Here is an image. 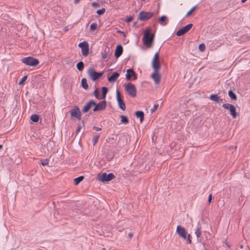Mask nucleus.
<instances>
[{
	"label": "nucleus",
	"instance_id": "f257e3e1",
	"mask_svg": "<svg viewBox=\"0 0 250 250\" xmlns=\"http://www.w3.org/2000/svg\"><path fill=\"white\" fill-rule=\"evenodd\" d=\"M154 37L155 34H151V29L149 28H147L144 32L142 39L144 44L148 48L151 47L153 45Z\"/></svg>",
	"mask_w": 250,
	"mask_h": 250
},
{
	"label": "nucleus",
	"instance_id": "f03ea898",
	"mask_svg": "<svg viewBox=\"0 0 250 250\" xmlns=\"http://www.w3.org/2000/svg\"><path fill=\"white\" fill-rule=\"evenodd\" d=\"M176 232L180 237H182L184 240L186 241L187 244H190L191 243L190 235L188 234V235L187 236V232L184 227L180 226H178L176 228Z\"/></svg>",
	"mask_w": 250,
	"mask_h": 250
},
{
	"label": "nucleus",
	"instance_id": "7ed1b4c3",
	"mask_svg": "<svg viewBox=\"0 0 250 250\" xmlns=\"http://www.w3.org/2000/svg\"><path fill=\"white\" fill-rule=\"evenodd\" d=\"M21 62L27 65L35 66L39 64V61L32 57H28L21 59Z\"/></svg>",
	"mask_w": 250,
	"mask_h": 250
},
{
	"label": "nucleus",
	"instance_id": "20e7f679",
	"mask_svg": "<svg viewBox=\"0 0 250 250\" xmlns=\"http://www.w3.org/2000/svg\"><path fill=\"white\" fill-rule=\"evenodd\" d=\"M125 90L127 93L132 97H135L136 96V89L134 84L129 83L125 84Z\"/></svg>",
	"mask_w": 250,
	"mask_h": 250
},
{
	"label": "nucleus",
	"instance_id": "39448f33",
	"mask_svg": "<svg viewBox=\"0 0 250 250\" xmlns=\"http://www.w3.org/2000/svg\"><path fill=\"white\" fill-rule=\"evenodd\" d=\"M87 74L93 81H95L102 76L104 72H96L93 68L90 67L88 69Z\"/></svg>",
	"mask_w": 250,
	"mask_h": 250
},
{
	"label": "nucleus",
	"instance_id": "423d86ee",
	"mask_svg": "<svg viewBox=\"0 0 250 250\" xmlns=\"http://www.w3.org/2000/svg\"><path fill=\"white\" fill-rule=\"evenodd\" d=\"M152 67L154 70H156V71H159L161 65L158 52H156L154 54L152 61Z\"/></svg>",
	"mask_w": 250,
	"mask_h": 250
},
{
	"label": "nucleus",
	"instance_id": "0eeeda50",
	"mask_svg": "<svg viewBox=\"0 0 250 250\" xmlns=\"http://www.w3.org/2000/svg\"><path fill=\"white\" fill-rule=\"evenodd\" d=\"M153 15L152 12H146L141 11L138 15V20L140 21H146L150 19Z\"/></svg>",
	"mask_w": 250,
	"mask_h": 250
},
{
	"label": "nucleus",
	"instance_id": "6e6552de",
	"mask_svg": "<svg viewBox=\"0 0 250 250\" xmlns=\"http://www.w3.org/2000/svg\"><path fill=\"white\" fill-rule=\"evenodd\" d=\"M98 177L99 180L103 182L110 181L115 177L114 175L112 173L107 174L106 173H103L101 174H99Z\"/></svg>",
	"mask_w": 250,
	"mask_h": 250
},
{
	"label": "nucleus",
	"instance_id": "1a4fd4ad",
	"mask_svg": "<svg viewBox=\"0 0 250 250\" xmlns=\"http://www.w3.org/2000/svg\"><path fill=\"white\" fill-rule=\"evenodd\" d=\"M78 46L82 49V54L84 56L86 57L89 53V45L87 42L83 41L79 43Z\"/></svg>",
	"mask_w": 250,
	"mask_h": 250
},
{
	"label": "nucleus",
	"instance_id": "9d476101",
	"mask_svg": "<svg viewBox=\"0 0 250 250\" xmlns=\"http://www.w3.org/2000/svg\"><path fill=\"white\" fill-rule=\"evenodd\" d=\"M222 107L225 109H228L230 111V114L233 117V118H235L237 116V113L236 111V108L233 104H224L222 105Z\"/></svg>",
	"mask_w": 250,
	"mask_h": 250
},
{
	"label": "nucleus",
	"instance_id": "9b49d317",
	"mask_svg": "<svg viewBox=\"0 0 250 250\" xmlns=\"http://www.w3.org/2000/svg\"><path fill=\"white\" fill-rule=\"evenodd\" d=\"M70 113L71 117H75L79 120L81 119L82 113L78 106H75L70 111Z\"/></svg>",
	"mask_w": 250,
	"mask_h": 250
},
{
	"label": "nucleus",
	"instance_id": "f8f14e48",
	"mask_svg": "<svg viewBox=\"0 0 250 250\" xmlns=\"http://www.w3.org/2000/svg\"><path fill=\"white\" fill-rule=\"evenodd\" d=\"M193 26L192 23H189L178 30L176 33L177 36H181L187 33Z\"/></svg>",
	"mask_w": 250,
	"mask_h": 250
},
{
	"label": "nucleus",
	"instance_id": "ddd939ff",
	"mask_svg": "<svg viewBox=\"0 0 250 250\" xmlns=\"http://www.w3.org/2000/svg\"><path fill=\"white\" fill-rule=\"evenodd\" d=\"M95 107L93 109L94 112H97L99 111L104 110L105 109L106 106V102L105 101H102L98 104L95 102Z\"/></svg>",
	"mask_w": 250,
	"mask_h": 250
},
{
	"label": "nucleus",
	"instance_id": "4468645a",
	"mask_svg": "<svg viewBox=\"0 0 250 250\" xmlns=\"http://www.w3.org/2000/svg\"><path fill=\"white\" fill-rule=\"evenodd\" d=\"M125 76L126 79L128 81L130 80L132 78L133 80H135L137 79V75L134 70L131 68L127 69Z\"/></svg>",
	"mask_w": 250,
	"mask_h": 250
},
{
	"label": "nucleus",
	"instance_id": "2eb2a0df",
	"mask_svg": "<svg viewBox=\"0 0 250 250\" xmlns=\"http://www.w3.org/2000/svg\"><path fill=\"white\" fill-rule=\"evenodd\" d=\"M95 104V101L91 100L83 107L82 110L83 113H86L90 109L91 107Z\"/></svg>",
	"mask_w": 250,
	"mask_h": 250
},
{
	"label": "nucleus",
	"instance_id": "dca6fc26",
	"mask_svg": "<svg viewBox=\"0 0 250 250\" xmlns=\"http://www.w3.org/2000/svg\"><path fill=\"white\" fill-rule=\"evenodd\" d=\"M154 71V73L151 74V77L154 81L155 83L158 84L160 83L161 80V76L159 73V71H156V70Z\"/></svg>",
	"mask_w": 250,
	"mask_h": 250
},
{
	"label": "nucleus",
	"instance_id": "f3484780",
	"mask_svg": "<svg viewBox=\"0 0 250 250\" xmlns=\"http://www.w3.org/2000/svg\"><path fill=\"white\" fill-rule=\"evenodd\" d=\"M123 52V46L121 44L117 45L115 51V56L118 58L121 56Z\"/></svg>",
	"mask_w": 250,
	"mask_h": 250
},
{
	"label": "nucleus",
	"instance_id": "a211bd4d",
	"mask_svg": "<svg viewBox=\"0 0 250 250\" xmlns=\"http://www.w3.org/2000/svg\"><path fill=\"white\" fill-rule=\"evenodd\" d=\"M119 76V73L117 72L113 73V74L108 78V80L109 82L112 83L116 81Z\"/></svg>",
	"mask_w": 250,
	"mask_h": 250
},
{
	"label": "nucleus",
	"instance_id": "6ab92c4d",
	"mask_svg": "<svg viewBox=\"0 0 250 250\" xmlns=\"http://www.w3.org/2000/svg\"><path fill=\"white\" fill-rule=\"evenodd\" d=\"M159 23L162 25H166L167 24L168 21L166 16H161L158 20Z\"/></svg>",
	"mask_w": 250,
	"mask_h": 250
},
{
	"label": "nucleus",
	"instance_id": "aec40b11",
	"mask_svg": "<svg viewBox=\"0 0 250 250\" xmlns=\"http://www.w3.org/2000/svg\"><path fill=\"white\" fill-rule=\"evenodd\" d=\"M135 115L137 118L140 119V122L142 123L144 119V113L142 111H136Z\"/></svg>",
	"mask_w": 250,
	"mask_h": 250
},
{
	"label": "nucleus",
	"instance_id": "412c9836",
	"mask_svg": "<svg viewBox=\"0 0 250 250\" xmlns=\"http://www.w3.org/2000/svg\"><path fill=\"white\" fill-rule=\"evenodd\" d=\"M111 55V53L109 51V49H108V52H106V50H104V52H102V58L103 59H108L110 58Z\"/></svg>",
	"mask_w": 250,
	"mask_h": 250
},
{
	"label": "nucleus",
	"instance_id": "4be33fe9",
	"mask_svg": "<svg viewBox=\"0 0 250 250\" xmlns=\"http://www.w3.org/2000/svg\"><path fill=\"white\" fill-rule=\"evenodd\" d=\"M108 89L106 87H102V96L100 97L101 100L104 99L106 97V95L108 92Z\"/></svg>",
	"mask_w": 250,
	"mask_h": 250
},
{
	"label": "nucleus",
	"instance_id": "5701e85b",
	"mask_svg": "<svg viewBox=\"0 0 250 250\" xmlns=\"http://www.w3.org/2000/svg\"><path fill=\"white\" fill-rule=\"evenodd\" d=\"M81 85L82 87H83L84 89L87 90L88 88V84L87 83V80L86 78H83L81 82Z\"/></svg>",
	"mask_w": 250,
	"mask_h": 250
},
{
	"label": "nucleus",
	"instance_id": "b1692460",
	"mask_svg": "<svg viewBox=\"0 0 250 250\" xmlns=\"http://www.w3.org/2000/svg\"><path fill=\"white\" fill-rule=\"evenodd\" d=\"M84 63L81 61L77 63L76 67L79 71H82L84 68Z\"/></svg>",
	"mask_w": 250,
	"mask_h": 250
},
{
	"label": "nucleus",
	"instance_id": "393cba45",
	"mask_svg": "<svg viewBox=\"0 0 250 250\" xmlns=\"http://www.w3.org/2000/svg\"><path fill=\"white\" fill-rule=\"evenodd\" d=\"M120 117L121 119V123L122 124H127L128 123L129 120L127 117L123 115H121Z\"/></svg>",
	"mask_w": 250,
	"mask_h": 250
},
{
	"label": "nucleus",
	"instance_id": "a878e982",
	"mask_svg": "<svg viewBox=\"0 0 250 250\" xmlns=\"http://www.w3.org/2000/svg\"><path fill=\"white\" fill-rule=\"evenodd\" d=\"M84 179V177L83 176H79L76 178H75L74 180V183L75 185H78L81 181H82Z\"/></svg>",
	"mask_w": 250,
	"mask_h": 250
},
{
	"label": "nucleus",
	"instance_id": "bb28decb",
	"mask_svg": "<svg viewBox=\"0 0 250 250\" xmlns=\"http://www.w3.org/2000/svg\"><path fill=\"white\" fill-rule=\"evenodd\" d=\"M40 116L38 114H33L31 116L30 119L31 120L35 123L38 122L39 120Z\"/></svg>",
	"mask_w": 250,
	"mask_h": 250
},
{
	"label": "nucleus",
	"instance_id": "cd10ccee",
	"mask_svg": "<svg viewBox=\"0 0 250 250\" xmlns=\"http://www.w3.org/2000/svg\"><path fill=\"white\" fill-rule=\"evenodd\" d=\"M228 94L231 100L235 101L237 100V96L236 94L231 90H230L229 91Z\"/></svg>",
	"mask_w": 250,
	"mask_h": 250
},
{
	"label": "nucleus",
	"instance_id": "c85d7f7f",
	"mask_svg": "<svg viewBox=\"0 0 250 250\" xmlns=\"http://www.w3.org/2000/svg\"><path fill=\"white\" fill-rule=\"evenodd\" d=\"M201 227L200 225H198L196 230H195V233L198 238H199L201 235Z\"/></svg>",
	"mask_w": 250,
	"mask_h": 250
},
{
	"label": "nucleus",
	"instance_id": "c756f323",
	"mask_svg": "<svg viewBox=\"0 0 250 250\" xmlns=\"http://www.w3.org/2000/svg\"><path fill=\"white\" fill-rule=\"evenodd\" d=\"M118 104L120 108H121L123 110H125L126 106L125 104L123 101V100L118 102Z\"/></svg>",
	"mask_w": 250,
	"mask_h": 250
},
{
	"label": "nucleus",
	"instance_id": "7c9ffc66",
	"mask_svg": "<svg viewBox=\"0 0 250 250\" xmlns=\"http://www.w3.org/2000/svg\"><path fill=\"white\" fill-rule=\"evenodd\" d=\"M219 96H218L217 94H211L209 98L210 100L217 102L219 100Z\"/></svg>",
	"mask_w": 250,
	"mask_h": 250
},
{
	"label": "nucleus",
	"instance_id": "2f4dec72",
	"mask_svg": "<svg viewBox=\"0 0 250 250\" xmlns=\"http://www.w3.org/2000/svg\"><path fill=\"white\" fill-rule=\"evenodd\" d=\"M99 137H100L99 134H97L93 137V138L92 139V143H93V146H95L96 144V143L98 142Z\"/></svg>",
	"mask_w": 250,
	"mask_h": 250
},
{
	"label": "nucleus",
	"instance_id": "473e14b6",
	"mask_svg": "<svg viewBox=\"0 0 250 250\" xmlns=\"http://www.w3.org/2000/svg\"><path fill=\"white\" fill-rule=\"evenodd\" d=\"M116 98L117 102L123 100L122 95L119 90H117L116 91Z\"/></svg>",
	"mask_w": 250,
	"mask_h": 250
},
{
	"label": "nucleus",
	"instance_id": "72a5a7b5",
	"mask_svg": "<svg viewBox=\"0 0 250 250\" xmlns=\"http://www.w3.org/2000/svg\"><path fill=\"white\" fill-rule=\"evenodd\" d=\"M97 27V24L96 22L92 23L90 26V30L91 31H94L96 29Z\"/></svg>",
	"mask_w": 250,
	"mask_h": 250
},
{
	"label": "nucleus",
	"instance_id": "f704fd0d",
	"mask_svg": "<svg viewBox=\"0 0 250 250\" xmlns=\"http://www.w3.org/2000/svg\"><path fill=\"white\" fill-rule=\"evenodd\" d=\"M94 95L97 99L101 100L100 99L101 96H100L99 94V91L98 88H96L94 91Z\"/></svg>",
	"mask_w": 250,
	"mask_h": 250
},
{
	"label": "nucleus",
	"instance_id": "c9c22d12",
	"mask_svg": "<svg viewBox=\"0 0 250 250\" xmlns=\"http://www.w3.org/2000/svg\"><path fill=\"white\" fill-rule=\"evenodd\" d=\"M105 8H102L99 9L97 11L96 13L99 15H102L104 14V13L105 12Z\"/></svg>",
	"mask_w": 250,
	"mask_h": 250
},
{
	"label": "nucleus",
	"instance_id": "e433bc0d",
	"mask_svg": "<svg viewBox=\"0 0 250 250\" xmlns=\"http://www.w3.org/2000/svg\"><path fill=\"white\" fill-rule=\"evenodd\" d=\"M197 6H195L194 7H193L187 13V15H186V16L187 17H188L189 16H190L191 13L195 10V9L196 8Z\"/></svg>",
	"mask_w": 250,
	"mask_h": 250
},
{
	"label": "nucleus",
	"instance_id": "4c0bfd02",
	"mask_svg": "<svg viewBox=\"0 0 250 250\" xmlns=\"http://www.w3.org/2000/svg\"><path fill=\"white\" fill-rule=\"evenodd\" d=\"M206 49V46L204 43H201L199 45V49L201 51H205Z\"/></svg>",
	"mask_w": 250,
	"mask_h": 250
},
{
	"label": "nucleus",
	"instance_id": "58836bf2",
	"mask_svg": "<svg viewBox=\"0 0 250 250\" xmlns=\"http://www.w3.org/2000/svg\"><path fill=\"white\" fill-rule=\"evenodd\" d=\"M27 78V75H25V76H23L22 78V79L20 81V82L19 83V84H21L23 83L26 81Z\"/></svg>",
	"mask_w": 250,
	"mask_h": 250
},
{
	"label": "nucleus",
	"instance_id": "ea45409f",
	"mask_svg": "<svg viewBox=\"0 0 250 250\" xmlns=\"http://www.w3.org/2000/svg\"><path fill=\"white\" fill-rule=\"evenodd\" d=\"M159 104H155L154 105L152 108L151 109L150 111L151 113L153 112L154 111H155L158 107Z\"/></svg>",
	"mask_w": 250,
	"mask_h": 250
},
{
	"label": "nucleus",
	"instance_id": "a19ab883",
	"mask_svg": "<svg viewBox=\"0 0 250 250\" xmlns=\"http://www.w3.org/2000/svg\"><path fill=\"white\" fill-rule=\"evenodd\" d=\"M49 160L46 159L44 160V162H42L41 163V165L43 166H47L48 164Z\"/></svg>",
	"mask_w": 250,
	"mask_h": 250
},
{
	"label": "nucleus",
	"instance_id": "79ce46f5",
	"mask_svg": "<svg viewBox=\"0 0 250 250\" xmlns=\"http://www.w3.org/2000/svg\"><path fill=\"white\" fill-rule=\"evenodd\" d=\"M133 19V17L130 16L129 17H127V18L125 20V21L126 22H129L131 21H132Z\"/></svg>",
	"mask_w": 250,
	"mask_h": 250
},
{
	"label": "nucleus",
	"instance_id": "37998d69",
	"mask_svg": "<svg viewBox=\"0 0 250 250\" xmlns=\"http://www.w3.org/2000/svg\"><path fill=\"white\" fill-rule=\"evenodd\" d=\"M91 5L95 7H99L100 6L99 3L96 2H92Z\"/></svg>",
	"mask_w": 250,
	"mask_h": 250
},
{
	"label": "nucleus",
	"instance_id": "c03bdc74",
	"mask_svg": "<svg viewBox=\"0 0 250 250\" xmlns=\"http://www.w3.org/2000/svg\"><path fill=\"white\" fill-rule=\"evenodd\" d=\"M93 129L96 131H100L102 130V128L101 127H97V126H94L93 127Z\"/></svg>",
	"mask_w": 250,
	"mask_h": 250
},
{
	"label": "nucleus",
	"instance_id": "a18cd8bd",
	"mask_svg": "<svg viewBox=\"0 0 250 250\" xmlns=\"http://www.w3.org/2000/svg\"><path fill=\"white\" fill-rule=\"evenodd\" d=\"M211 200H212V194H210L209 195L208 198V203H210L211 202Z\"/></svg>",
	"mask_w": 250,
	"mask_h": 250
},
{
	"label": "nucleus",
	"instance_id": "49530a36",
	"mask_svg": "<svg viewBox=\"0 0 250 250\" xmlns=\"http://www.w3.org/2000/svg\"><path fill=\"white\" fill-rule=\"evenodd\" d=\"M82 128V126H78V127L77 128L76 131V134H78V132L80 131V130Z\"/></svg>",
	"mask_w": 250,
	"mask_h": 250
},
{
	"label": "nucleus",
	"instance_id": "de8ad7c7",
	"mask_svg": "<svg viewBox=\"0 0 250 250\" xmlns=\"http://www.w3.org/2000/svg\"><path fill=\"white\" fill-rule=\"evenodd\" d=\"M128 236L129 239H131L133 236V234L132 233L130 232L128 233Z\"/></svg>",
	"mask_w": 250,
	"mask_h": 250
},
{
	"label": "nucleus",
	"instance_id": "09e8293b",
	"mask_svg": "<svg viewBox=\"0 0 250 250\" xmlns=\"http://www.w3.org/2000/svg\"><path fill=\"white\" fill-rule=\"evenodd\" d=\"M223 102V99H221L220 97L219 98L218 101L217 102L218 103H221Z\"/></svg>",
	"mask_w": 250,
	"mask_h": 250
},
{
	"label": "nucleus",
	"instance_id": "8fccbe9b",
	"mask_svg": "<svg viewBox=\"0 0 250 250\" xmlns=\"http://www.w3.org/2000/svg\"><path fill=\"white\" fill-rule=\"evenodd\" d=\"M239 248L240 249H242L243 248V245H240L239 246Z\"/></svg>",
	"mask_w": 250,
	"mask_h": 250
},
{
	"label": "nucleus",
	"instance_id": "3c124183",
	"mask_svg": "<svg viewBox=\"0 0 250 250\" xmlns=\"http://www.w3.org/2000/svg\"><path fill=\"white\" fill-rule=\"evenodd\" d=\"M247 0H241V2H242V3H244V2H245Z\"/></svg>",
	"mask_w": 250,
	"mask_h": 250
},
{
	"label": "nucleus",
	"instance_id": "603ef678",
	"mask_svg": "<svg viewBox=\"0 0 250 250\" xmlns=\"http://www.w3.org/2000/svg\"><path fill=\"white\" fill-rule=\"evenodd\" d=\"M226 245H227V247H228L229 248H230V246L229 244H226Z\"/></svg>",
	"mask_w": 250,
	"mask_h": 250
},
{
	"label": "nucleus",
	"instance_id": "864d4df0",
	"mask_svg": "<svg viewBox=\"0 0 250 250\" xmlns=\"http://www.w3.org/2000/svg\"><path fill=\"white\" fill-rule=\"evenodd\" d=\"M3 147V146L2 145H0V149H1Z\"/></svg>",
	"mask_w": 250,
	"mask_h": 250
},
{
	"label": "nucleus",
	"instance_id": "5fc2aeb1",
	"mask_svg": "<svg viewBox=\"0 0 250 250\" xmlns=\"http://www.w3.org/2000/svg\"><path fill=\"white\" fill-rule=\"evenodd\" d=\"M79 0H75L76 2H78Z\"/></svg>",
	"mask_w": 250,
	"mask_h": 250
}]
</instances>
